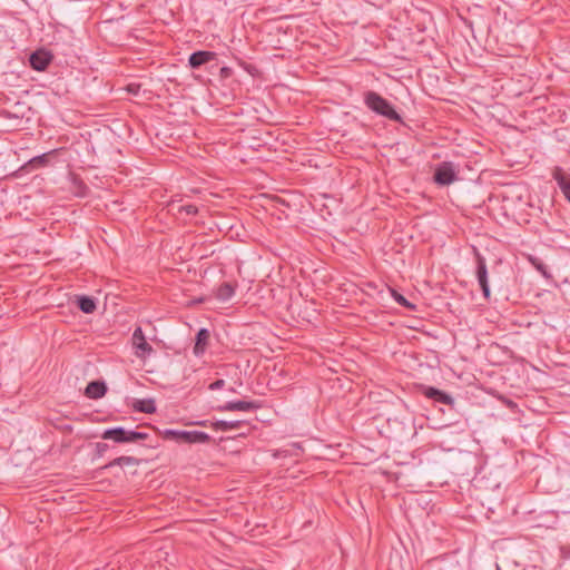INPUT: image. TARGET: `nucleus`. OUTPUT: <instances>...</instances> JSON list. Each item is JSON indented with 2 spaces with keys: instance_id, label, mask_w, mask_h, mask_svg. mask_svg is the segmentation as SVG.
I'll use <instances>...</instances> for the list:
<instances>
[{
  "instance_id": "1",
  "label": "nucleus",
  "mask_w": 570,
  "mask_h": 570,
  "mask_svg": "<svg viewBox=\"0 0 570 570\" xmlns=\"http://www.w3.org/2000/svg\"><path fill=\"white\" fill-rule=\"evenodd\" d=\"M364 105L371 111L385 117L389 120L396 122L403 121L401 115L394 109L393 105L376 91L368 90L364 92Z\"/></svg>"
},
{
  "instance_id": "2",
  "label": "nucleus",
  "mask_w": 570,
  "mask_h": 570,
  "mask_svg": "<svg viewBox=\"0 0 570 570\" xmlns=\"http://www.w3.org/2000/svg\"><path fill=\"white\" fill-rule=\"evenodd\" d=\"M159 434L165 440L175 441L177 443L188 444H205L210 441V435L202 431H180L173 429H165L159 431Z\"/></svg>"
},
{
  "instance_id": "3",
  "label": "nucleus",
  "mask_w": 570,
  "mask_h": 570,
  "mask_svg": "<svg viewBox=\"0 0 570 570\" xmlns=\"http://www.w3.org/2000/svg\"><path fill=\"white\" fill-rule=\"evenodd\" d=\"M101 438L104 440H112L116 443H136L138 441L146 440L148 434L145 432L126 430L122 426H116L106 429L101 433Z\"/></svg>"
},
{
  "instance_id": "4",
  "label": "nucleus",
  "mask_w": 570,
  "mask_h": 570,
  "mask_svg": "<svg viewBox=\"0 0 570 570\" xmlns=\"http://www.w3.org/2000/svg\"><path fill=\"white\" fill-rule=\"evenodd\" d=\"M459 179V168L452 161H442L434 168L433 181L438 186H449Z\"/></svg>"
},
{
  "instance_id": "5",
  "label": "nucleus",
  "mask_w": 570,
  "mask_h": 570,
  "mask_svg": "<svg viewBox=\"0 0 570 570\" xmlns=\"http://www.w3.org/2000/svg\"><path fill=\"white\" fill-rule=\"evenodd\" d=\"M474 255L476 261V278L478 283L481 287L482 294L485 299H489L491 296V291L489 286V279H488V268L485 258L479 253V250L474 247Z\"/></svg>"
},
{
  "instance_id": "6",
  "label": "nucleus",
  "mask_w": 570,
  "mask_h": 570,
  "mask_svg": "<svg viewBox=\"0 0 570 570\" xmlns=\"http://www.w3.org/2000/svg\"><path fill=\"white\" fill-rule=\"evenodd\" d=\"M132 345L135 347V355L138 358H145L154 352L153 346L147 343L141 327H137L132 333Z\"/></svg>"
},
{
  "instance_id": "7",
  "label": "nucleus",
  "mask_w": 570,
  "mask_h": 570,
  "mask_svg": "<svg viewBox=\"0 0 570 570\" xmlns=\"http://www.w3.org/2000/svg\"><path fill=\"white\" fill-rule=\"evenodd\" d=\"M52 55L45 49L36 50L29 57V63L31 68L37 71L46 70L47 67L50 65Z\"/></svg>"
},
{
  "instance_id": "8",
  "label": "nucleus",
  "mask_w": 570,
  "mask_h": 570,
  "mask_svg": "<svg viewBox=\"0 0 570 570\" xmlns=\"http://www.w3.org/2000/svg\"><path fill=\"white\" fill-rule=\"evenodd\" d=\"M217 59L216 52L207 50H198L193 52L188 58V65L191 69H199L200 67Z\"/></svg>"
},
{
  "instance_id": "9",
  "label": "nucleus",
  "mask_w": 570,
  "mask_h": 570,
  "mask_svg": "<svg viewBox=\"0 0 570 570\" xmlns=\"http://www.w3.org/2000/svg\"><path fill=\"white\" fill-rule=\"evenodd\" d=\"M261 407V404L257 401H230L226 402L219 409L222 411H242V412H250Z\"/></svg>"
},
{
  "instance_id": "10",
  "label": "nucleus",
  "mask_w": 570,
  "mask_h": 570,
  "mask_svg": "<svg viewBox=\"0 0 570 570\" xmlns=\"http://www.w3.org/2000/svg\"><path fill=\"white\" fill-rule=\"evenodd\" d=\"M552 178L557 181L566 199L570 203V176L561 167H556Z\"/></svg>"
},
{
  "instance_id": "11",
  "label": "nucleus",
  "mask_w": 570,
  "mask_h": 570,
  "mask_svg": "<svg viewBox=\"0 0 570 570\" xmlns=\"http://www.w3.org/2000/svg\"><path fill=\"white\" fill-rule=\"evenodd\" d=\"M423 394L428 399H431L441 404L453 405L454 403V400L450 394L433 386H423Z\"/></svg>"
},
{
  "instance_id": "12",
  "label": "nucleus",
  "mask_w": 570,
  "mask_h": 570,
  "mask_svg": "<svg viewBox=\"0 0 570 570\" xmlns=\"http://www.w3.org/2000/svg\"><path fill=\"white\" fill-rule=\"evenodd\" d=\"M210 333L207 328H200L195 337V345L193 352L196 356H200L205 353L208 345Z\"/></svg>"
},
{
  "instance_id": "13",
  "label": "nucleus",
  "mask_w": 570,
  "mask_h": 570,
  "mask_svg": "<svg viewBox=\"0 0 570 570\" xmlns=\"http://www.w3.org/2000/svg\"><path fill=\"white\" fill-rule=\"evenodd\" d=\"M107 392V386L105 382L101 381H91L88 383L85 395L89 399L97 400L102 397Z\"/></svg>"
},
{
  "instance_id": "14",
  "label": "nucleus",
  "mask_w": 570,
  "mask_h": 570,
  "mask_svg": "<svg viewBox=\"0 0 570 570\" xmlns=\"http://www.w3.org/2000/svg\"><path fill=\"white\" fill-rule=\"evenodd\" d=\"M243 425H245V421H224V420H219V421H216V422H212L210 423V426L216 430V431H223V432H226V431H232V430H238L240 429Z\"/></svg>"
},
{
  "instance_id": "15",
  "label": "nucleus",
  "mask_w": 570,
  "mask_h": 570,
  "mask_svg": "<svg viewBox=\"0 0 570 570\" xmlns=\"http://www.w3.org/2000/svg\"><path fill=\"white\" fill-rule=\"evenodd\" d=\"M77 306L85 314H91L97 308L95 298L86 295L77 297Z\"/></svg>"
},
{
  "instance_id": "16",
  "label": "nucleus",
  "mask_w": 570,
  "mask_h": 570,
  "mask_svg": "<svg viewBox=\"0 0 570 570\" xmlns=\"http://www.w3.org/2000/svg\"><path fill=\"white\" fill-rule=\"evenodd\" d=\"M134 409L138 412L146 414H151L156 412V405L154 400L151 399L136 400L134 403Z\"/></svg>"
},
{
  "instance_id": "17",
  "label": "nucleus",
  "mask_w": 570,
  "mask_h": 570,
  "mask_svg": "<svg viewBox=\"0 0 570 570\" xmlns=\"http://www.w3.org/2000/svg\"><path fill=\"white\" fill-rule=\"evenodd\" d=\"M139 463L138 459L134 456H119L110 461L108 464L102 466V469H109L111 466L118 465V466H129V465H137Z\"/></svg>"
},
{
  "instance_id": "18",
  "label": "nucleus",
  "mask_w": 570,
  "mask_h": 570,
  "mask_svg": "<svg viewBox=\"0 0 570 570\" xmlns=\"http://www.w3.org/2000/svg\"><path fill=\"white\" fill-rule=\"evenodd\" d=\"M234 294H235L234 286L229 283H223L217 288L216 296L219 301L226 302V301L230 299L234 296Z\"/></svg>"
},
{
  "instance_id": "19",
  "label": "nucleus",
  "mask_w": 570,
  "mask_h": 570,
  "mask_svg": "<svg viewBox=\"0 0 570 570\" xmlns=\"http://www.w3.org/2000/svg\"><path fill=\"white\" fill-rule=\"evenodd\" d=\"M389 291L391 292L392 297L394 298V301H395L399 305H401V306H403V307H405V308H407V309H410V311H414V309H415V305H414V304H412V303H410V302H409V301H407V299H406V298H405L401 293H399L396 289H394V288H392V287H389Z\"/></svg>"
},
{
  "instance_id": "20",
  "label": "nucleus",
  "mask_w": 570,
  "mask_h": 570,
  "mask_svg": "<svg viewBox=\"0 0 570 570\" xmlns=\"http://www.w3.org/2000/svg\"><path fill=\"white\" fill-rule=\"evenodd\" d=\"M49 155L50 154H42L40 156H36L29 160L27 166L31 167L32 169H38V168L45 167V166H47V164L49 161Z\"/></svg>"
},
{
  "instance_id": "21",
  "label": "nucleus",
  "mask_w": 570,
  "mask_h": 570,
  "mask_svg": "<svg viewBox=\"0 0 570 570\" xmlns=\"http://www.w3.org/2000/svg\"><path fill=\"white\" fill-rule=\"evenodd\" d=\"M108 449H109V445L107 443H102V442L96 443L95 444L96 456L101 458Z\"/></svg>"
},
{
  "instance_id": "22",
  "label": "nucleus",
  "mask_w": 570,
  "mask_h": 570,
  "mask_svg": "<svg viewBox=\"0 0 570 570\" xmlns=\"http://www.w3.org/2000/svg\"><path fill=\"white\" fill-rule=\"evenodd\" d=\"M180 212L186 213L187 215H196L198 212V208L195 205H184L180 207Z\"/></svg>"
},
{
  "instance_id": "23",
  "label": "nucleus",
  "mask_w": 570,
  "mask_h": 570,
  "mask_svg": "<svg viewBox=\"0 0 570 570\" xmlns=\"http://www.w3.org/2000/svg\"><path fill=\"white\" fill-rule=\"evenodd\" d=\"M224 386H225V381L219 379V380H216L215 382L210 383L209 390L216 391V390L223 389Z\"/></svg>"
},
{
  "instance_id": "24",
  "label": "nucleus",
  "mask_w": 570,
  "mask_h": 570,
  "mask_svg": "<svg viewBox=\"0 0 570 570\" xmlns=\"http://www.w3.org/2000/svg\"><path fill=\"white\" fill-rule=\"evenodd\" d=\"M230 75H232V69H230V68H228V67H223V68H220V76H222L223 78H227V77H229Z\"/></svg>"
},
{
  "instance_id": "25",
  "label": "nucleus",
  "mask_w": 570,
  "mask_h": 570,
  "mask_svg": "<svg viewBox=\"0 0 570 570\" xmlns=\"http://www.w3.org/2000/svg\"><path fill=\"white\" fill-rule=\"evenodd\" d=\"M78 187H79V191H77V195L82 197L86 195V190H87V186L83 185L82 183H79L78 184Z\"/></svg>"
},
{
  "instance_id": "26",
  "label": "nucleus",
  "mask_w": 570,
  "mask_h": 570,
  "mask_svg": "<svg viewBox=\"0 0 570 570\" xmlns=\"http://www.w3.org/2000/svg\"><path fill=\"white\" fill-rule=\"evenodd\" d=\"M190 425H200V426H208L209 425V422L208 421H198V422H191L189 423Z\"/></svg>"
},
{
  "instance_id": "27",
  "label": "nucleus",
  "mask_w": 570,
  "mask_h": 570,
  "mask_svg": "<svg viewBox=\"0 0 570 570\" xmlns=\"http://www.w3.org/2000/svg\"><path fill=\"white\" fill-rule=\"evenodd\" d=\"M537 268H538L540 272H542V274H544V275L547 274V273H546V266H544L542 263L538 264V265H537Z\"/></svg>"
},
{
  "instance_id": "28",
  "label": "nucleus",
  "mask_w": 570,
  "mask_h": 570,
  "mask_svg": "<svg viewBox=\"0 0 570 570\" xmlns=\"http://www.w3.org/2000/svg\"><path fill=\"white\" fill-rule=\"evenodd\" d=\"M498 570H500V569H498Z\"/></svg>"
}]
</instances>
